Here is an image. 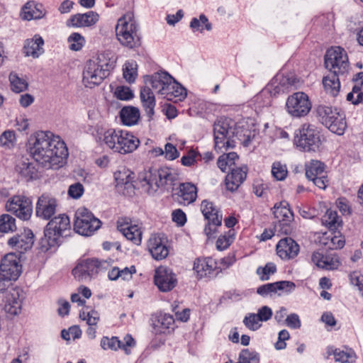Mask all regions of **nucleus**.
<instances>
[{
  "mask_svg": "<svg viewBox=\"0 0 363 363\" xmlns=\"http://www.w3.org/2000/svg\"><path fill=\"white\" fill-rule=\"evenodd\" d=\"M30 152L33 158L46 169L62 166L68 155L65 143L49 131L36 134Z\"/></svg>",
  "mask_w": 363,
  "mask_h": 363,
  "instance_id": "f257e3e1",
  "label": "nucleus"
},
{
  "mask_svg": "<svg viewBox=\"0 0 363 363\" xmlns=\"http://www.w3.org/2000/svg\"><path fill=\"white\" fill-rule=\"evenodd\" d=\"M116 58L110 52L99 55L96 60H89L83 72V83L86 87L99 85L116 66Z\"/></svg>",
  "mask_w": 363,
  "mask_h": 363,
  "instance_id": "f03ea898",
  "label": "nucleus"
},
{
  "mask_svg": "<svg viewBox=\"0 0 363 363\" xmlns=\"http://www.w3.org/2000/svg\"><path fill=\"white\" fill-rule=\"evenodd\" d=\"M152 88L167 100L177 103L186 97V90L167 72H157L148 77Z\"/></svg>",
  "mask_w": 363,
  "mask_h": 363,
  "instance_id": "7ed1b4c3",
  "label": "nucleus"
},
{
  "mask_svg": "<svg viewBox=\"0 0 363 363\" xmlns=\"http://www.w3.org/2000/svg\"><path fill=\"white\" fill-rule=\"evenodd\" d=\"M70 229V221L67 215L60 214L52 218L44 230V238L40 240L41 250L47 252L58 246L60 238L67 236Z\"/></svg>",
  "mask_w": 363,
  "mask_h": 363,
  "instance_id": "20e7f679",
  "label": "nucleus"
},
{
  "mask_svg": "<svg viewBox=\"0 0 363 363\" xmlns=\"http://www.w3.org/2000/svg\"><path fill=\"white\" fill-rule=\"evenodd\" d=\"M116 33L117 39L123 46L129 49L140 46V36L133 13L128 12L118 19Z\"/></svg>",
  "mask_w": 363,
  "mask_h": 363,
  "instance_id": "39448f33",
  "label": "nucleus"
},
{
  "mask_svg": "<svg viewBox=\"0 0 363 363\" xmlns=\"http://www.w3.org/2000/svg\"><path fill=\"white\" fill-rule=\"evenodd\" d=\"M316 113L320 122L331 132L341 135L344 133L347 123L343 111L337 107L320 104L316 108Z\"/></svg>",
  "mask_w": 363,
  "mask_h": 363,
  "instance_id": "423d86ee",
  "label": "nucleus"
},
{
  "mask_svg": "<svg viewBox=\"0 0 363 363\" xmlns=\"http://www.w3.org/2000/svg\"><path fill=\"white\" fill-rule=\"evenodd\" d=\"M235 123L228 118L220 117L213 124V138L216 150H228L235 147L234 139Z\"/></svg>",
  "mask_w": 363,
  "mask_h": 363,
  "instance_id": "0eeeda50",
  "label": "nucleus"
},
{
  "mask_svg": "<svg viewBox=\"0 0 363 363\" xmlns=\"http://www.w3.org/2000/svg\"><path fill=\"white\" fill-rule=\"evenodd\" d=\"M139 179L141 182L145 183L142 184L143 186H148V191H156L160 186L174 185L176 176L167 167L151 168L147 171L141 172L139 175Z\"/></svg>",
  "mask_w": 363,
  "mask_h": 363,
  "instance_id": "6e6552de",
  "label": "nucleus"
},
{
  "mask_svg": "<svg viewBox=\"0 0 363 363\" xmlns=\"http://www.w3.org/2000/svg\"><path fill=\"white\" fill-rule=\"evenodd\" d=\"M294 143L306 152H315L320 145L319 131L312 124L304 123L295 132Z\"/></svg>",
  "mask_w": 363,
  "mask_h": 363,
  "instance_id": "1a4fd4ad",
  "label": "nucleus"
},
{
  "mask_svg": "<svg viewBox=\"0 0 363 363\" xmlns=\"http://www.w3.org/2000/svg\"><path fill=\"white\" fill-rule=\"evenodd\" d=\"M101 225L99 219L86 208H79L75 213L74 230L84 236H90L96 231Z\"/></svg>",
  "mask_w": 363,
  "mask_h": 363,
  "instance_id": "9d476101",
  "label": "nucleus"
},
{
  "mask_svg": "<svg viewBox=\"0 0 363 363\" xmlns=\"http://www.w3.org/2000/svg\"><path fill=\"white\" fill-rule=\"evenodd\" d=\"M109 263L107 261H99L97 259H86L80 261L73 269L72 274L79 281L90 280L102 270L107 269Z\"/></svg>",
  "mask_w": 363,
  "mask_h": 363,
  "instance_id": "9b49d317",
  "label": "nucleus"
},
{
  "mask_svg": "<svg viewBox=\"0 0 363 363\" xmlns=\"http://www.w3.org/2000/svg\"><path fill=\"white\" fill-rule=\"evenodd\" d=\"M325 67L334 73L345 74L350 68L346 51L340 47L328 49L325 55Z\"/></svg>",
  "mask_w": 363,
  "mask_h": 363,
  "instance_id": "f8f14e48",
  "label": "nucleus"
},
{
  "mask_svg": "<svg viewBox=\"0 0 363 363\" xmlns=\"http://www.w3.org/2000/svg\"><path fill=\"white\" fill-rule=\"evenodd\" d=\"M274 215L277 220L275 230L284 235H291L293 232L294 213L289 206V203L281 201L274 206Z\"/></svg>",
  "mask_w": 363,
  "mask_h": 363,
  "instance_id": "ddd939ff",
  "label": "nucleus"
},
{
  "mask_svg": "<svg viewBox=\"0 0 363 363\" xmlns=\"http://www.w3.org/2000/svg\"><path fill=\"white\" fill-rule=\"evenodd\" d=\"M201 211L208 220L204 233L210 238L217 232V228L222 224L223 217L219 209L211 201L203 200L201 204Z\"/></svg>",
  "mask_w": 363,
  "mask_h": 363,
  "instance_id": "4468645a",
  "label": "nucleus"
},
{
  "mask_svg": "<svg viewBox=\"0 0 363 363\" xmlns=\"http://www.w3.org/2000/svg\"><path fill=\"white\" fill-rule=\"evenodd\" d=\"M311 106L308 95L301 91L289 96L286 103L287 112L296 118L306 116L311 111Z\"/></svg>",
  "mask_w": 363,
  "mask_h": 363,
  "instance_id": "2eb2a0df",
  "label": "nucleus"
},
{
  "mask_svg": "<svg viewBox=\"0 0 363 363\" xmlns=\"http://www.w3.org/2000/svg\"><path fill=\"white\" fill-rule=\"evenodd\" d=\"M6 209L19 219L28 220L33 213L32 201L30 198L23 195H16L8 200Z\"/></svg>",
  "mask_w": 363,
  "mask_h": 363,
  "instance_id": "dca6fc26",
  "label": "nucleus"
},
{
  "mask_svg": "<svg viewBox=\"0 0 363 363\" xmlns=\"http://www.w3.org/2000/svg\"><path fill=\"white\" fill-rule=\"evenodd\" d=\"M154 281L160 291L167 292L175 287L177 280L170 269L161 266L155 270Z\"/></svg>",
  "mask_w": 363,
  "mask_h": 363,
  "instance_id": "f3484780",
  "label": "nucleus"
},
{
  "mask_svg": "<svg viewBox=\"0 0 363 363\" xmlns=\"http://www.w3.org/2000/svg\"><path fill=\"white\" fill-rule=\"evenodd\" d=\"M0 272L11 280L16 281L22 272L19 256L16 253L6 255L1 261Z\"/></svg>",
  "mask_w": 363,
  "mask_h": 363,
  "instance_id": "a211bd4d",
  "label": "nucleus"
},
{
  "mask_svg": "<svg viewBox=\"0 0 363 363\" xmlns=\"http://www.w3.org/2000/svg\"><path fill=\"white\" fill-rule=\"evenodd\" d=\"M118 230L135 245H139L142 240V231L140 228L133 224L129 218H120L117 221Z\"/></svg>",
  "mask_w": 363,
  "mask_h": 363,
  "instance_id": "6ab92c4d",
  "label": "nucleus"
},
{
  "mask_svg": "<svg viewBox=\"0 0 363 363\" xmlns=\"http://www.w3.org/2000/svg\"><path fill=\"white\" fill-rule=\"evenodd\" d=\"M57 200L48 195L43 194L36 203V216L44 220H49L56 212Z\"/></svg>",
  "mask_w": 363,
  "mask_h": 363,
  "instance_id": "aec40b11",
  "label": "nucleus"
},
{
  "mask_svg": "<svg viewBox=\"0 0 363 363\" xmlns=\"http://www.w3.org/2000/svg\"><path fill=\"white\" fill-rule=\"evenodd\" d=\"M34 243L33 232L26 229L23 233L16 235L8 240V245L20 254L30 250Z\"/></svg>",
  "mask_w": 363,
  "mask_h": 363,
  "instance_id": "412c9836",
  "label": "nucleus"
},
{
  "mask_svg": "<svg viewBox=\"0 0 363 363\" xmlns=\"http://www.w3.org/2000/svg\"><path fill=\"white\" fill-rule=\"evenodd\" d=\"M295 284L289 281H280L274 283L266 284L257 289V293L262 296H272L280 291H290L294 289Z\"/></svg>",
  "mask_w": 363,
  "mask_h": 363,
  "instance_id": "4be33fe9",
  "label": "nucleus"
},
{
  "mask_svg": "<svg viewBox=\"0 0 363 363\" xmlns=\"http://www.w3.org/2000/svg\"><path fill=\"white\" fill-rule=\"evenodd\" d=\"M299 252V245L291 238L281 239L277 245V253L283 259H293Z\"/></svg>",
  "mask_w": 363,
  "mask_h": 363,
  "instance_id": "5701e85b",
  "label": "nucleus"
},
{
  "mask_svg": "<svg viewBox=\"0 0 363 363\" xmlns=\"http://www.w3.org/2000/svg\"><path fill=\"white\" fill-rule=\"evenodd\" d=\"M217 268L216 262L211 257H199L194 262V270L199 278L211 276Z\"/></svg>",
  "mask_w": 363,
  "mask_h": 363,
  "instance_id": "b1692460",
  "label": "nucleus"
},
{
  "mask_svg": "<svg viewBox=\"0 0 363 363\" xmlns=\"http://www.w3.org/2000/svg\"><path fill=\"white\" fill-rule=\"evenodd\" d=\"M311 261L318 267L327 270H334L339 267L340 262L336 255H323L319 252H314Z\"/></svg>",
  "mask_w": 363,
  "mask_h": 363,
  "instance_id": "393cba45",
  "label": "nucleus"
},
{
  "mask_svg": "<svg viewBox=\"0 0 363 363\" xmlns=\"http://www.w3.org/2000/svg\"><path fill=\"white\" fill-rule=\"evenodd\" d=\"M147 246L152 257L155 259H164L169 254L168 248L160 235H152L148 240Z\"/></svg>",
  "mask_w": 363,
  "mask_h": 363,
  "instance_id": "a878e982",
  "label": "nucleus"
},
{
  "mask_svg": "<svg viewBox=\"0 0 363 363\" xmlns=\"http://www.w3.org/2000/svg\"><path fill=\"white\" fill-rule=\"evenodd\" d=\"M247 173V167L245 165L230 169V173L225 178L227 189L231 191L236 190L246 179Z\"/></svg>",
  "mask_w": 363,
  "mask_h": 363,
  "instance_id": "bb28decb",
  "label": "nucleus"
},
{
  "mask_svg": "<svg viewBox=\"0 0 363 363\" xmlns=\"http://www.w3.org/2000/svg\"><path fill=\"white\" fill-rule=\"evenodd\" d=\"M99 21V15L94 11L73 15L67 22V26L74 27H88L94 25Z\"/></svg>",
  "mask_w": 363,
  "mask_h": 363,
  "instance_id": "cd10ccee",
  "label": "nucleus"
},
{
  "mask_svg": "<svg viewBox=\"0 0 363 363\" xmlns=\"http://www.w3.org/2000/svg\"><path fill=\"white\" fill-rule=\"evenodd\" d=\"M122 133L123 130H121L111 128L106 130L100 139L107 147L112 150L114 152L118 153Z\"/></svg>",
  "mask_w": 363,
  "mask_h": 363,
  "instance_id": "c85d7f7f",
  "label": "nucleus"
},
{
  "mask_svg": "<svg viewBox=\"0 0 363 363\" xmlns=\"http://www.w3.org/2000/svg\"><path fill=\"white\" fill-rule=\"evenodd\" d=\"M354 84L351 92L347 95V100L352 104L363 103V72L357 73L353 78Z\"/></svg>",
  "mask_w": 363,
  "mask_h": 363,
  "instance_id": "c756f323",
  "label": "nucleus"
},
{
  "mask_svg": "<svg viewBox=\"0 0 363 363\" xmlns=\"http://www.w3.org/2000/svg\"><path fill=\"white\" fill-rule=\"evenodd\" d=\"M179 202L186 204L193 203L197 197V188L191 183H182L179 184V192L177 193Z\"/></svg>",
  "mask_w": 363,
  "mask_h": 363,
  "instance_id": "7c9ffc66",
  "label": "nucleus"
},
{
  "mask_svg": "<svg viewBox=\"0 0 363 363\" xmlns=\"http://www.w3.org/2000/svg\"><path fill=\"white\" fill-rule=\"evenodd\" d=\"M17 173L26 181L35 179L38 177V172L28 159L20 160L16 166Z\"/></svg>",
  "mask_w": 363,
  "mask_h": 363,
  "instance_id": "2f4dec72",
  "label": "nucleus"
},
{
  "mask_svg": "<svg viewBox=\"0 0 363 363\" xmlns=\"http://www.w3.org/2000/svg\"><path fill=\"white\" fill-rule=\"evenodd\" d=\"M44 45L43 39L38 35H34L32 39L26 40L23 50L27 56H32L34 58L38 57L43 52Z\"/></svg>",
  "mask_w": 363,
  "mask_h": 363,
  "instance_id": "473e14b6",
  "label": "nucleus"
},
{
  "mask_svg": "<svg viewBox=\"0 0 363 363\" xmlns=\"http://www.w3.org/2000/svg\"><path fill=\"white\" fill-rule=\"evenodd\" d=\"M45 11L42 4L29 1L22 9L21 17L24 20L39 19L44 16Z\"/></svg>",
  "mask_w": 363,
  "mask_h": 363,
  "instance_id": "72a5a7b5",
  "label": "nucleus"
},
{
  "mask_svg": "<svg viewBox=\"0 0 363 363\" xmlns=\"http://www.w3.org/2000/svg\"><path fill=\"white\" fill-rule=\"evenodd\" d=\"M140 141L133 134L123 130L118 153L127 154L133 152L138 147Z\"/></svg>",
  "mask_w": 363,
  "mask_h": 363,
  "instance_id": "f704fd0d",
  "label": "nucleus"
},
{
  "mask_svg": "<svg viewBox=\"0 0 363 363\" xmlns=\"http://www.w3.org/2000/svg\"><path fill=\"white\" fill-rule=\"evenodd\" d=\"M340 75L342 74L330 72V73L323 79V84L325 91L333 96H336L339 94L340 89Z\"/></svg>",
  "mask_w": 363,
  "mask_h": 363,
  "instance_id": "c9c22d12",
  "label": "nucleus"
},
{
  "mask_svg": "<svg viewBox=\"0 0 363 363\" xmlns=\"http://www.w3.org/2000/svg\"><path fill=\"white\" fill-rule=\"evenodd\" d=\"M140 117V111L134 106H124L120 111V118L123 124L133 125L136 124Z\"/></svg>",
  "mask_w": 363,
  "mask_h": 363,
  "instance_id": "e433bc0d",
  "label": "nucleus"
},
{
  "mask_svg": "<svg viewBox=\"0 0 363 363\" xmlns=\"http://www.w3.org/2000/svg\"><path fill=\"white\" fill-rule=\"evenodd\" d=\"M234 139L235 144L237 141L240 142L242 145L247 147L251 140L255 137V130H250L245 126H236L234 128Z\"/></svg>",
  "mask_w": 363,
  "mask_h": 363,
  "instance_id": "4c0bfd02",
  "label": "nucleus"
},
{
  "mask_svg": "<svg viewBox=\"0 0 363 363\" xmlns=\"http://www.w3.org/2000/svg\"><path fill=\"white\" fill-rule=\"evenodd\" d=\"M140 96L147 114L151 117L154 114V108L156 104L153 92L150 87L144 86L140 89Z\"/></svg>",
  "mask_w": 363,
  "mask_h": 363,
  "instance_id": "58836bf2",
  "label": "nucleus"
},
{
  "mask_svg": "<svg viewBox=\"0 0 363 363\" xmlns=\"http://www.w3.org/2000/svg\"><path fill=\"white\" fill-rule=\"evenodd\" d=\"M321 242L328 249H341L345 245V239L339 231L333 230L330 234H325L322 238Z\"/></svg>",
  "mask_w": 363,
  "mask_h": 363,
  "instance_id": "ea45409f",
  "label": "nucleus"
},
{
  "mask_svg": "<svg viewBox=\"0 0 363 363\" xmlns=\"http://www.w3.org/2000/svg\"><path fill=\"white\" fill-rule=\"evenodd\" d=\"M325 174V164L319 160H311L306 164V176L309 179Z\"/></svg>",
  "mask_w": 363,
  "mask_h": 363,
  "instance_id": "a19ab883",
  "label": "nucleus"
},
{
  "mask_svg": "<svg viewBox=\"0 0 363 363\" xmlns=\"http://www.w3.org/2000/svg\"><path fill=\"white\" fill-rule=\"evenodd\" d=\"M174 323V319L169 314H160L154 323V328L157 333H164Z\"/></svg>",
  "mask_w": 363,
  "mask_h": 363,
  "instance_id": "79ce46f5",
  "label": "nucleus"
},
{
  "mask_svg": "<svg viewBox=\"0 0 363 363\" xmlns=\"http://www.w3.org/2000/svg\"><path fill=\"white\" fill-rule=\"evenodd\" d=\"M323 223L331 231L336 230L342 224V220L335 211L328 210L322 218Z\"/></svg>",
  "mask_w": 363,
  "mask_h": 363,
  "instance_id": "37998d69",
  "label": "nucleus"
},
{
  "mask_svg": "<svg viewBox=\"0 0 363 363\" xmlns=\"http://www.w3.org/2000/svg\"><path fill=\"white\" fill-rule=\"evenodd\" d=\"M16 230V219L9 214L0 216V233H13Z\"/></svg>",
  "mask_w": 363,
  "mask_h": 363,
  "instance_id": "c03bdc74",
  "label": "nucleus"
},
{
  "mask_svg": "<svg viewBox=\"0 0 363 363\" xmlns=\"http://www.w3.org/2000/svg\"><path fill=\"white\" fill-rule=\"evenodd\" d=\"M138 65L133 61H128L123 65V77L128 82L132 83L135 82L138 76Z\"/></svg>",
  "mask_w": 363,
  "mask_h": 363,
  "instance_id": "a18cd8bd",
  "label": "nucleus"
},
{
  "mask_svg": "<svg viewBox=\"0 0 363 363\" xmlns=\"http://www.w3.org/2000/svg\"><path fill=\"white\" fill-rule=\"evenodd\" d=\"M235 230L230 229L225 234L220 235L216 241V248L218 250L227 249L234 241Z\"/></svg>",
  "mask_w": 363,
  "mask_h": 363,
  "instance_id": "49530a36",
  "label": "nucleus"
},
{
  "mask_svg": "<svg viewBox=\"0 0 363 363\" xmlns=\"http://www.w3.org/2000/svg\"><path fill=\"white\" fill-rule=\"evenodd\" d=\"M274 79L277 82L280 87L286 92L288 91L289 88L294 86L296 83V79L293 75H284L282 73H278L275 75Z\"/></svg>",
  "mask_w": 363,
  "mask_h": 363,
  "instance_id": "de8ad7c7",
  "label": "nucleus"
},
{
  "mask_svg": "<svg viewBox=\"0 0 363 363\" xmlns=\"http://www.w3.org/2000/svg\"><path fill=\"white\" fill-rule=\"evenodd\" d=\"M9 80L11 89L16 93L23 91L28 88V82L25 79L20 78L16 74H10Z\"/></svg>",
  "mask_w": 363,
  "mask_h": 363,
  "instance_id": "09e8293b",
  "label": "nucleus"
},
{
  "mask_svg": "<svg viewBox=\"0 0 363 363\" xmlns=\"http://www.w3.org/2000/svg\"><path fill=\"white\" fill-rule=\"evenodd\" d=\"M333 354L335 361L341 363H352L355 359L354 353L351 350L344 351L336 349Z\"/></svg>",
  "mask_w": 363,
  "mask_h": 363,
  "instance_id": "8fccbe9b",
  "label": "nucleus"
},
{
  "mask_svg": "<svg viewBox=\"0 0 363 363\" xmlns=\"http://www.w3.org/2000/svg\"><path fill=\"white\" fill-rule=\"evenodd\" d=\"M203 26L207 30H211L212 28L211 24L208 23L207 17L203 14L200 15L199 19L194 18L190 23V27L193 30H200L201 32L203 30Z\"/></svg>",
  "mask_w": 363,
  "mask_h": 363,
  "instance_id": "3c124183",
  "label": "nucleus"
},
{
  "mask_svg": "<svg viewBox=\"0 0 363 363\" xmlns=\"http://www.w3.org/2000/svg\"><path fill=\"white\" fill-rule=\"evenodd\" d=\"M277 272L276 265L272 262L266 264L264 267H259L257 269V274L259 276L262 281L269 279L271 275Z\"/></svg>",
  "mask_w": 363,
  "mask_h": 363,
  "instance_id": "603ef678",
  "label": "nucleus"
},
{
  "mask_svg": "<svg viewBox=\"0 0 363 363\" xmlns=\"http://www.w3.org/2000/svg\"><path fill=\"white\" fill-rule=\"evenodd\" d=\"M242 363H259V355L255 351H251L248 349L241 350L240 354Z\"/></svg>",
  "mask_w": 363,
  "mask_h": 363,
  "instance_id": "864d4df0",
  "label": "nucleus"
},
{
  "mask_svg": "<svg viewBox=\"0 0 363 363\" xmlns=\"http://www.w3.org/2000/svg\"><path fill=\"white\" fill-rule=\"evenodd\" d=\"M285 91L280 87L277 82L273 78L266 87L261 91V95L269 94L272 96H276Z\"/></svg>",
  "mask_w": 363,
  "mask_h": 363,
  "instance_id": "5fc2aeb1",
  "label": "nucleus"
},
{
  "mask_svg": "<svg viewBox=\"0 0 363 363\" xmlns=\"http://www.w3.org/2000/svg\"><path fill=\"white\" fill-rule=\"evenodd\" d=\"M259 322L260 320L255 313L247 314L243 320L245 325L248 329L253 331L258 330L261 327Z\"/></svg>",
  "mask_w": 363,
  "mask_h": 363,
  "instance_id": "6e6d98bb",
  "label": "nucleus"
},
{
  "mask_svg": "<svg viewBox=\"0 0 363 363\" xmlns=\"http://www.w3.org/2000/svg\"><path fill=\"white\" fill-rule=\"evenodd\" d=\"M117 350L121 349L123 350L126 354H130L131 353V348L135 346V341L133 338V337L127 334L123 340H120V343L116 345Z\"/></svg>",
  "mask_w": 363,
  "mask_h": 363,
  "instance_id": "4d7b16f0",
  "label": "nucleus"
},
{
  "mask_svg": "<svg viewBox=\"0 0 363 363\" xmlns=\"http://www.w3.org/2000/svg\"><path fill=\"white\" fill-rule=\"evenodd\" d=\"M68 42L71 50L78 51L82 49L84 38L79 33H74L68 38Z\"/></svg>",
  "mask_w": 363,
  "mask_h": 363,
  "instance_id": "13d9d810",
  "label": "nucleus"
},
{
  "mask_svg": "<svg viewBox=\"0 0 363 363\" xmlns=\"http://www.w3.org/2000/svg\"><path fill=\"white\" fill-rule=\"evenodd\" d=\"M21 301L18 298L13 297L12 301H9L5 305V310L11 315H18L21 313Z\"/></svg>",
  "mask_w": 363,
  "mask_h": 363,
  "instance_id": "bf43d9fd",
  "label": "nucleus"
},
{
  "mask_svg": "<svg viewBox=\"0 0 363 363\" xmlns=\"http://www.w3.org/2000/svg\"><path fill=\"white\" fill-rule=\"evenodd\" d=\"M272 174L277 180H283L287 175V169L286 165L280 162H274L272 168Z\"/></svg>",
  "mask_w": 363,
  "mask_h": 363,
  "instance_id": "052dcab7",
  "label": "nucleus"
},
{
  "mask_svg": "<svg viewBox=\"0 0 363 363\" xmlns=\"http://www.w3.org/2000/svg\"><path fill=\"white\" fill-rule=\"evenodd\" d=\"M115 96L120 100L128 101L133 97V93L128 86H118L115 90Z\"/></svg>",
  "mask_w": 363,
  "mask_h": 363,
  "instance_id": "680f3d73",
  "label": "nucleus"
},
{
  "mask_svg": "<svg viewBox=\"0 0 363 363\" xmlns=\"http://www.w3.org/2000/svg\"><path fill=\"white\" fill-rule=\"evenodd\" d=\"M15 141V133L11 130L4 131L0 136V144L6 147L13 146Z\"/></svg>",
  "mask_w": 363,
  "mask_h": 363,
  "instance_id": "e2e57ef3",
  "label": "nucleus"
},
{
  "mask_svg": "<svg viewBox=\"0 0 363 363\" xmlns=\"http://www.w3.org/2000/svg\"><path fill=\"white\" fill-rule=\"evenodd\" d=\"M119 343L120 340L117 337H112L111 338L104 337L101 340V346L104 350H117L116 345Z\"/></svg>",
  "mask_w": 363,
  "mask_h": 363,
  "instance_id": "0e129e2a",
  "label": "nucleus"
},
{
  "mask_svg": "<svg viewBox=\"0 0 363 363\" xmlns=\"http://www.w3.org/2000/svg\"><path fill=\"white\" fill-rule=\"evenodd\" d=\"M84 191L83 185L79 182H77L69 186L68 195L73 199H79L82 196Z\"/></svg>",
  "mask_w": 363,
  "mask_h": 363,
  "instance_id": "69168bd1",
  "label": "nucleus"
},
{
  "mask_svg": "<svg viewBox=\"0 0 363 363\" xmlns=\"http://www.w3.org/2000/svg\"><path fill=\"white\" fill-rule=\"evenodd\" d=\"M199 156V154L197 152L194 150H191L186 155H184L182 157V164L184 166L190 167L196 163V159Z\"/></svg>",
  "mask_w": 363,
  "mask_h": 363,
  "instance_id": "338daca9",
  "label": "nucleus"
},
{
  "mask_svg": "<svg viewBox=\"0 0 363 363\" xmlns=\"http://www.w3.org/2000/svg\"><path fill=\"white\" fill-rule=\"evenodd\" d=\"M284 321L285 324L292 329H298L301 326L299 316L296 313H291L289 315Z\"/></svg>",
  "mask_w": 363,
  "mask_h": 363,
  "instance_id": "774afa93",
  "label": "nucleus"
}]
</instances>
